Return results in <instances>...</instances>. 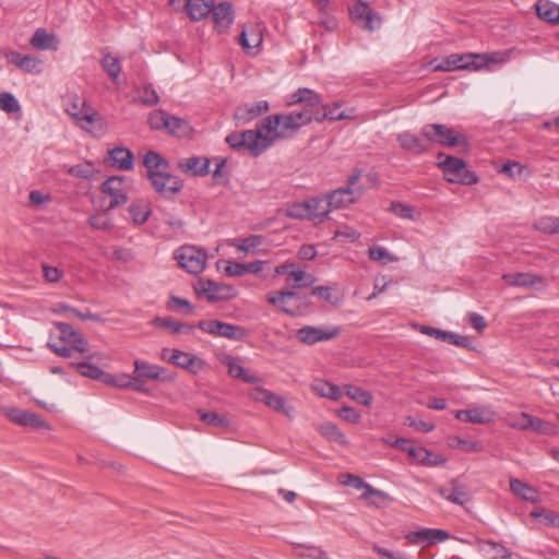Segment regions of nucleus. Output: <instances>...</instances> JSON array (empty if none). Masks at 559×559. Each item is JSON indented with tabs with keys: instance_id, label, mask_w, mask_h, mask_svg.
<instances>
[{
	"instance_id": "21",
	"label": "nucleus",
	"mask_w": 559,
	"mask_h": 559,
	"mask_svg": "<svg viewBox=\"0 0 559 559\" xmlns=\"http://www.w3.org/2000/svg\"><path fill=\"white\" fill-rule=\"evenodd\" d=\"M223 364L228 368V374L233 378L240 379L246 383L255 384L260 382V378L246 370L239 362V359L233 356H225L223 359Z\"/></svg>"
},
{
	"instance_id": "43",
	"label": "nucleus",
	"mask_w": 559,
	"mask_h": 559,
	"mask_svg": "<svg viewBox=\"0 0 559 559\" xmlns=\"http://www.w3.org/2000/svg\"><path fill=\"white\" fill-rule=\"evenodd\" d=\"M320 433L331 441H335L340 444H347L345 435L337 428V426L331 421L324 423L319 427Z\"/></svg>"
},
{
	"instance_id": "36",
	"label": "nucleus",
	"mask_w": 559,
	"mask_h": 559,
	"mask_svg": "<svg viewBox=\"0 0 559 559\" xmlns=\"http://www.w3.org/2000/svg\"><path fill=\"white\" fill-rule=\"evenodd\" d=\"M261 31L257 27H243L239 36V44L243 49L258 48L262 44Z\"/></svg>"
},
{
	"instance_id": "45",
	"label": "nucleus",
	"mask_w": 559,
	"mask_h": 559,
	"mask_svg": "<svg viewBox=\"0 0 559 559\" xmlns=\"http://www.w3.org/2000/svg\"><path fill=\"white\" fill-rule=\"evenodd\" d=\"M534 228L544 234H558L559 233V217L542 216L534 223Z\"/></svg>"
},
{
	"instance_id": "5",
	"label": "nucleus",
	"mask_w": 559,
	"mask_h": 559,
	"mask_svg": "<svg viewBox=\"0 0 559 559\" xmlns=\"http://www.w3.org/2000/svg\"><path fill=\"white\" fill-rule=\"evenodd\" d=\"M420 135L427 142L445 147H462L467 150L466 136L455 129L442 123H428L420 129Z\"/></svg>"
},
{
	"instance_id": "57",
	"label": "nucleus",
	"mask_w": 559,
	"mask_h": 559,
	"mask_svg": "<svg viewBox=\"0 0 559 559\" xmlns=\"http://www.w3.org/2000/svg\"><path fill=\"white\" fill-rule=\"evenodd\" d=\"M168 112L159 109L150 114L148 126L153 130H165L167 124Z\"/></svg>"
},
{
	"instance_id": "50",
	"label": "nucleus",
	"mask_w": 559,
	"mask_h": 559,
	"mask_svg": "<svg viewBox=\"0 0 559 559\" xmlns=\"http://www.w3.org/2000/svg\"><path fill=\"white\" fill-rule=\"evenodd\" d=\"M531 516L539 520L543 524L547 526H559V518L558 515L549 510L544 508H536L531 512Z\"/></svg>"
},
{
	"instance_id": "6",
	"label": "nucleus",
	"mask_w": 559,
	"mask_h": 559,
	"mask_svg": "<svg viewBox=\"0 0 559 559\" xmlns=\"http://www.w3.org/2000/svg\"><path fill=\"white\" fill-rule=\"evenodd\" d=\"M361 177V170L355 169L354 173L348 177L346 186L331 191L326 194L329 207L343 209L355 203L364 193V187L359 183Z\"/></svg>"
},
{
	"instance_id": "13",
	"label": "nucleus",
	"mask_w": 559,
	"mask_h": 559,
	"mask_svg": "<svg viewBox=\"0 0 559 559\" xmlns=\"http://www.w3.org/2000/svg\"><path fill=\"white\" fill-rule=\"evenodd\" d=\"M102 192L110 197L107 211L120 206L128 201L130 185L124 176H111L102 185Z\"/></svg>"
},
{
	"instance_id": "38",
	"label": "nucleus",
	"mask_w": 559,
	"mask_h": 559,
	"mask_svg": "<svg viewBox=\"0 0 559 559\" xmlns=\"http://www.w3.org/2000/svg\"><path fill=\"white\" fill-rule=\"evenodd\" d=\"M165 130L175 136H186L190 133L191 127L185 119L168 114Z\"/></svg>"
},
{
	"instance_id": "48",
	"label": "nucleus",
	"mask_w": 559,
	"mask_h": 559,
	"mask_svg": "<svg viewBox=\"0 0 559 559\" xmlns=\"http://www.w3.org/2000/svg\"><path fill=\"white\" fill-rule=\"evenodd\" d=\"M531 424V429L537 433L544 436H555L558 431V427L550 421L544 420L542 418L533 417L528 421Z\"/></svg>"
},
{
	"instance_id": "27",
	"label": "nucleus",
	"mask_w": 559,
	"mask_h": 559,
	"mask_svg": "<svg viewBox=\"0 0 559 559\" xmlns=\"http://www.w3.org/2000/svg\"><path fill=\"white\" fill-rule=\"evenodd\" d=\"M215 0H187L186 11L192 21H201L206 17L213 9Z\"/></svg>"
},
{
	"instance_id": "56",
	"label": "nucleus",
	"mask_w": 559,
	"mask_h": 559,
	"mask_svg": "<svg viewBox=\"0 0 559 559\" xmlns=\"http://www.w3.org/2000/svg\"><path fill=\"white\" fill-rule=\"evenodd\" d=\"M20 61L19 69L26 73H39L41 71L43 61L37 57L25 55Z\"/></svg>"
},
{
	"instance_id": "52",
	"label": "nucleus",
	"mask_w": 559,
	"mask_h": 559,
	"mask_svg": "<svg viewBox=\"0 0 559 559\" xmlns=\"http://www.w3.org/2000/svg\"><path fill=\"white\" fill-rule=\"evenodd\" d=\"M195 357L189 353L181 352L179 349H171V355L168 358V361L182 367L190 368L194 364Z\"/></svg>"
},
{
	"instance_id": "25",
	"label": "nucleus",
	"mask_w": 559,
	"mask_h": 559,
	"mask_svg": "<svg viewBox=\"0 0 559 559\" xmlns=\"http://www.w3.org/2000/svg\"><path fill=\"white\" fill-rule=\"evenodd\" d=\"M97 357V353L87 354L84 360L79 362H71V365L76 368L78 372L81 376L103 382V376L105 374V371H103L99 367L91 362L92 359H95Z\"/></svg>"
},
{
	"instance_id": "15",
	"label": "nucleus",
	"mask_w": 559,
	"mask_h": 559,
	"mask_svg": "<svg viewBox=\"0 0 559 559\" xmlns=\"http://www.w3.org/2000/svg\"><path fill=\"white\" fill-rule=\"evenodd\" d=\"M437 492L453 504L465 506L472 501L471 491L459 478H452L445 485L438 487Z\"/></svg>"
},
{
	"instance_id": "42",
	"label": "nucleus",
	"mask_w": 559,
	"mask_h": 559,
	"mask_svg": "<svg viewBox=\"0 0 559 559\" xmlns=\"http://www.w3.org/2000/svg\"><path fill=\"white\" fill-rule=\"evenodd\" d=\"M100 64L112 81L118 80L121 72L119 58L114 57L110 52H106L102 58Z\"/></svg>"
},
{
	"instance_id": "59",
	"label": "nucleus",
	"mask_w": 559,
	"mask_h": 559,
	"mask_svg": "<svg viewBox=\"0 0 559 559\" xmlns=\"http://www.w3.org/2000/svg\"><path fill=\"white\" fill-rule=\"evenodd\" d=\"M152 323L156 328L168 329L174 333H181V331H182L181 323L178 321H175L170 317H156V318H154Z\"/></svg>"
},
{
	"instance_id": "49",
	"label": "nucleus",
	"mask_w": 559,
	"mask_h": 559,
	"mask_svg": "<svg viewBox=\"0 0 559 559\" xmlns=\"http://www.w3.org/2000/svg\"><path fill=\"white\" fill-rule=\"evenodd\" d=\"M262 242L263 237L261 235H250L237 242H233V246L236 247L237 250L247 254L249 252H253Z\"/></svg>"
},
{
	"instance_id": "7",
	"label": "nucleus",
	"mask_w": 559,
	"mask_h": 559,
	"mask_svg": "<svg viewBox=\"0 0 559 559\" xmlns=\"http://www.w3.org/2000/svg\"><path fill=\"white\" fill-rule=\"evenodd\" d=\"M487 62L486 55L480 53H452L433 64L435 71L479 70Z\"/></svg>"
},
{
	"instance_id": "26",
	"label": "nucleus",
	"mask_w": 559,
	"mask_h": 559,
	"mask_svg": "<svg viewBox=\"0 0 559 559\" xmlns=\"http://www.w3.org/2000/svg\"><path fill=\"white\" fill-rule=\"evenodd\" d=\"M455 417L473 424H487L492 420L493 414L489 408L476 407L466 411H457Z\"/></svg>"
},
{
	"instance_id": "41",
	"label": "nucleus",
	"mask_w": 559,
	"mask_h": 559,
	"mask_svg": "<svg viewBox=\"0 0 559 559\" xmlns=\"http://www.w3.org/2000/svg\"><path fill=\"white\" fill-rule=\"evenodd\" d=\"M224 287L213 281H201L199 283V292H202L206 295L210 301L219 300L226 298L227 296L223 294Z\"/></svg>"
},
{
	"instance_id": "19",
	"label": "nucleus",
	"mask_w": 559,
	"mask_h": 559,
	"mask_svg": "<svg viewBox=\"0 0 559 559\" xmlns=\"http://www.w3.org/2000/svg\"><path fill=\"white\" fill-rule=\"evenodd\" d=\"M449 534L443 530L438 528H424L416 532H411L405 535V538L416 545L426 544L431 545L435 543L444 542Z\"/></svg>"
},
{
	"instance_id": "12",
	"label": "nucleus",
	"mask_w": 559,
	"mask_h": 559,
	"mask_svg": "<svg viewBox=\"0 0 559 559\" xmlns=\"http://www.w3.org/2000/svg\"><path fill=\"white\" fill-rule=\"evenodd\" d=\"M343 329L340 325L312 326L306 325L297 330V338L306 345H314L326 342L341 335Z\"/></svg>"
},
{
	"instance_id": "24",
	"label": "nucleus",
	"mask_w": 559,
	"mask_h": 559,
	"mask_svg": "<svg viewBox=\"0 0 559 559\" xmlns=\"http://www.w3.org/2000/svg\"><path fill=\"white\" fill-rule=\"evenodd\" d=\"M110 165L120 170L133 168V153L127 147H115L108 152Z\"/></svg>"
},
{
	"instance_id": "47",
	"label": "nucleus",
	"mask_w": 559,
	"mask_h": 559,
	"mask_svg": "<svg viewBox=\"0 0 559 559\" xmlns=\"http://www.w3.org/2000/svg\"><path fill=\"white\" fill-rule=\"evenodd\" d=\"M198 415H199L200 419L209 426L219 427V428L229 426V420L226 417L221 416L215 412H210V411L200 408V409H198Z\"/></svg>"
},
{
	"instance_id": "28",
	"label": "nucleus",
	"mask_w": 559,
	"mask_h": 559,
	"mask_svg": "<svg viewBox=\"0 0 559 559\" xmlns=\"http://www.w3.org/2000/svg\"><path fill=\"white\" fill-rule=\"evenodd\" d=\"M535 9L539 19L549 23H559V4L550 0H538Z\"/></svg>"
},
{
	"instance_id": "4",
	"label": "nucleus",
	"mask_w": 559,
	"mask_h": 559,
	"mask_svg": "<svg viewBox=\"0 0 559 559\" xmlns=\"http://www.w3.org/2000/svg\"><path fill=\"white\" fill-rule=\"evenodd\" d=\"M437 166L442 170L444 179L451 183L472 186L478 182V176L459 157L439 153Z\"/></svg>"
},
{
	"instance_id": "23",
	"label": "nucleus",
	"mask_w": 559,
	"mask_h": 559,
	"mask_svg": "<svg viewBox=\"0 0 559 559\" xmlns=\"http://www.w3.org/2000/svg\"><path fill=\"white\" fill-rule=\"evenodd\" d=\"M397 142L403 150L413 154L420 155L429 151V146L426 143L427 141L424 138H418L409 131L400 133L397 135Z\"/></svg>"
},
{
	"instance_id": "32",
	"label": "nucleus",
	"mask_w": 559,
	"mask_h": 559,
	"mask_svg": "<svg viewBox=\"0 0 559 559\" xmlns=\"http://www.w3.org/2000/svg\"><path fill=\"white\" fill-rule=\"evenodd\" d=\"M128 211L133 224L135 225L144 224L151 215V206L148 202L142 199L133 201Z\"/></svg>"
},
{
	"instance_id": "3",
	"label": "nucleus",
	"mask_w": 559,
	"mask_h": 559,
	"mask_svg": "<svg viewBox=\"0 0 559 559\" xmlns=\"http://www.w3.org/2000/svg\"><path fill=\"white\" fill-rule=\"evenodd\" d=\"M53 325L59 332V338L63 345L48 342V347L58 356L70 358L74 352L85 355L88 352V342L82 333L74 330L72 325L63 322H55Z\"/></svg>"
},
{
	"instance_id": "51",
	"label": "nucleus",
	"mask_w": 559,
	"mask_h": 559,
	"mask_svg": "<svg viewBox=\"0 0 559 559\" xmlns=\"http://www.w3.org/2000/svg\"><path fill=\"white\" fill-rule=\"evenodd\" d=\"M264 404L277 413H283L288 417L290 416L292 408L286 407V401L281 395H277L270 391Z\"/></svg>"
},
{
	"instance_id": "8",
	"label": "nucleus",
	"mask_w": 559,
	"mask_h": 559,
	"mask_svg": "<svg viewBox=\"0 0 559 559\" xmlns=\"http://www.w3.org/2000/svg\"><path fill=\"white\" fill-rule=\"evenodd\" d=\"M174 258L180 267L186 270L188 273L199 274L205 267L207 253L201 248L186 245L175 251Z\"/></svg>"
},
{
	"instance_id": "40",
	"label": "nucleus",
	"mask_w": 559,
	"mask_h": 559,
	"mask_svg": "<svg viewBox=\"0 0 559 559\" xmlns=\"http://www.w3.org/2000/svg\"><path fill=\"white\" fill-rule=\"evenodd\" d=\"M344 390L346 395L353 401L365 406H370L372 404L373 397L369 391L352 384L344 385Z\"/></svg>"
},
{
	"instance_id": "46",
	"label": "nucleus",
	"mask_w": 559,
	"mask_h": 559,
	"mask_svg": "<svg viewBox=\"0 0 559 559\" xmlns=\"http://www.w3.org/2000/svg\"><path fill=\"white\" fill-rule=\"evenodd\" d=\"M266 300L275 306L278 307L281 311L284 313L295 317L300 314V306H287L284 300V296H282V290L277 293V295L267 294Z\"/></svg>"
},
{
	"instance_id": "55",
	"label": "nucleus",
	"mask_w": 559,
	"mask_h": 559,
	"mask_svg": "<svg viewBox=\"0 0 559 559\" xmlns=\"http://www.w3.org/2000/svg\"><path fill=\"white\" fill-rule=\"evenodd\" d=\"M0 109L7 114H13L21 109L15 96L9 92L0 93Z\"/></svg>"
},
{
	"instance_id": "2",
	"label": "nucleus",
	"mask_w": 559,
	"mask_h": 559,
	"mask_svg": "<svg viewBox=\"0 0 559 559\" xmlns=\"http://www.w3.org/2000/svg\"><path fill=\"white\" fill-rule=\"evenodd\" d=\"M300 104L302 109L294 110L290 112L295 123H298L300 129L304 126L311 123L313 120L318 121V112L320 107V95L306 87H300L289 95L287 105L294 106Z\"/></svg>"
},
{
	"instance_id": "64",
	"label": "nucleus",
	"mask_w": 559,
	"mask_h": 559,
	"mask_svg": "<svg viewBox=\"0 0 559 559\" xmlns=\"http://www.w3.org/2000/svg\"><path fill=\"white\" fill-rule=\"evenodd\" d=\"M68 174L72 175L74 177H78V178L87 179L93 176V167L91 164H86V165L78 164V165L69 167Z\"/></svg>"
},
{
	"instance_id": "34",
	"label": "nucleus",
	"mask_w": 559,
	"mask_h": 559,
	"mask_svg": "<svg viewBox=\"0 0 559 559\" xmlns=\"http://www.w3.org/2000/svg\"><path fill=\"white\" fill-rule=\"evenodd\" d=\"M308 204L310 209L311 221H317L319 223L323 222L331 209L328 205V201L325 198L314 197L308 199Z\"/></svg>"
},
{
	"instance_id": "53",
	"label": "nucleus",
	"mask_w": 559,
	"mask_h": 559,
	"mask_svg": "<svg viewBox=\"0 0 559 559\" xmlns=\"http://www.w3.org/2000/svg\"><path fill=\"white\" fill-rule=\"evenodd\" d=\"M318 20L313 22L321 27H323L328 32H335L338 27L337 19L331 14V10H326L325 12H318Z\"/></svg>"
},
{
	"instance_id": "63",
	"label": "nucleus",
	"mask_w": 559,
	"mask_h": 559,
	"mask_svg": "<svg viewBox=\"0 0 559 559\" xmlns=\"http://www.w3.org/2000/svg\"><path fill=\"white\" fill-rule=\"evenodd\" d=\"M390 211L401 218L413 219L414 209L411 205L394 201L390 205Z\"/></svg>"
},
{
	"instance_id": "29",
	"label": "nucleus",
	"mask_w": 559,
	"mask_h": 559,
	"mask_svg": "<svg viewBox=\"0 0 559 559\" xmlns=\"http://www.w3.org/2000/svg\"><path fill=\"white\" fill-rule=\"evenodd\" d=\"M210 159L201 157H189L179 163V167L193 176H204L209 174Z\"/></svg>"
},
{
	"instance_id": "10",
	"label": "nucleus",
	"mask_w": 559,
	"mask_h": 559,
	"mask_svg": "<svg viewBox=\"0 0 559 559\" xmlns=\"http://www.w3.org/2000/svg\"><path fill=\"white\" fill-rule=\"evenodd\" d=\"M171 379L173 378L166 372L165 368L145 360H134L132 380H138L141 385V389H135L136 392H147L146 381L166 382Z\"/></svg>"
},
{
	"instance_id": "11",
	"label": "nucleus",
	"mask_w": 559,
	"mask_h": 559,
	"mask_svg": "<svg viewBox=\"0 0 559 559\" xmlns=\"http://www.w3.org/2000/svg\"><path fill=\"white\" fill-rule=\"evenodd\" d=\"M197 326L204 333L231 341H242L248 335L242 326L219 320H201Z\"/></svg>"
},
{
	"instance_id": "20",
	"label": "nucleus",
	"mask_w": 559,
	"mask_h": 559,
	"mask_svg": "<svg viewBox=\"0 0 559 559\" xmlns=\"http://www.w3.org/2000/svg\"><path fill=\"white\" fill-rule=\"evenodd\" d=\"M7 416L11 421L25 427L49 429V425L43 420L37 414L17 408H11Z\"/></svg>"
},
{
	"instance_id": "35",
	"label": "nucleus",
	"mask_w": 559,
	"mask_h": 559,
	"mask_svg": "<svg viewBox=\"0 0 559 559\" xmlns=\"http://www.w3.org/2000/svg\"><path fill=\"white\" fill-rule=\"evenodd\" d=\"M311 389L318 395L332 401H337L342 397V391L340 386L328 381L318 380L311 385Z\"/></svg>"
},
{
	"instance_id": "9",
	"label": "nucleus",
	"mask_w": 559,
	"mask_h": 559,
	"mask_svg": "<svg viewBox=\"0 0 559 559\" xmlns=\"http://www.w3.org/2000/svg\"><path fill=\"white\" fill-rule=\"evenodd\" d=\"M66 111L69 116H71L76 124L85 130L91 132V127L99 122L102 120L100 115L93 109L84 99L74 96L70 103L67 105Z\"/></svg>"
},
{
	"instance_id": "62",
	"label": "nucleus",
	"mask_w": 559,
	"mask_h": 559,
	"mask_svg": "<svg viewBox=\"0 0 559 559\" xmlns=\"http://www.w3.org/2000/svg\"><path fill=\"white\" fill-rule=\"evenodd\" d=\"M349 479H350L349 484L353 485L355 488H357V489L364 488L365 489V496L366 497H368V496L383 497L384 496V493L381 490L374 489L371 485L365 483L358 476H352L350 475Z\"/></svg>"
},
{
	"instance_id": "60",
	"label": "nucleus",
	"mask_w": 559,
	"mask_h": 559,
	"mask_svg": "<svg viewBox=\"0 0 559 559\" xmlns=\"http://www.w3.org/2000/svg\"><path fill=\"white\" fill-rule=\"evenodd\" d=\"M282 296H284V300L287 306H300V313L302 312V309L309 305L306 297H302L300 294L293 290H282Z\"/></svg>"
},
{
	"instance_id": "61",
	"label": "nucleus",
	"mask_w": 559,
	"mask_h": 559,
	"mask_svg": "<svg viewBox=\"0 0 559 559\" xmlns=\"http://www.w3.org/2000/svg\"><path fill=\"white\" fill-rule=\"evenodd\" d=\"M53 312L55 313H60V312H66V313H69L71 316H75L82 320H96V316L91 313V312H86V313H83L81 311H79L78 309L69 306V305H66V304H59L56 306V308L53 309Z\"/></svg>"
},
{
	"instance_id": "17",
	"label": "nucleus",
	"mask_w": 559,
	"mask_h": 559,
	"mask_svg": "<svg viewBox=\"0 0 559 559\" xmlns=\"http://www.w3.org/2000/svg\"><path fill=\"white\" fill-rule=\"evenodd\" d=\"M211 13L215 28L219 33L227 31L235 19L234 8L229 1H222L217 5L213 4Z\"/></svg>"
},
{
	"instance_id": "31",
	"label": "nucleus",
	"mask_w": 559,
	"mask_h": 559,
	"mask_svg": "<svg viewBox=\"0 0 559 559\" xmlns=\"http://www.w3.org/2000/svg\"><path fill=\"white\" fill-rule=\"evenodd\" d=\"M103 383L107 385H111L119 389H132L135 391V389H141L140 382L138 380H132V376L121 373V374H111L105 372L103 376Z\"/></svg>"
},
{
	"instance_id": "1",
	"label": "nucleus",
	"mask_w": 559,
	"mask_h": 559,
	"mask_svg": "<svg viewBox=\"0 0 559 559\" xmlns=\"http://www.w3.org/2000/svg\"><path fill=\"white\" fill-rule=\"evenodd\" d=\"M299 130L289 114H277L266 117L255 130L229 133L225 141L235 151L247 152L258 157L265 152L276 139H287Z\"/></svg>"
},
{
	"instance_id": "33",
	"label": "nucleus",
	"mask_w": 559,
	"mask_h": 559,
	"mask_svg": "<svg viewBox=\"0 0 559 559\" xmlns=\"http://www.w3.org/2000/svg\"><path fill=\"white\" fill-rule=\"evenodd\" d=\"M510 490L525 501L536 502L538 500L536 489L520 479H510Z\"/></svg>"
},
{
	"instance_id": "16",
	"label": "nucleus",
	"mask_w": 559,
	"mask_h": 559,
	"mask_svg": "<svg viewBox=\"0 0 559 559\" xmlns=\"http://www.w3.org/2000/svg\"><path fill=\"white\" fill-rule=\"evenodd\" d=\"M502 280L508 285L514 287L535 289H542L547 287L546 280L543 276L528 272L506 273L502 275Z\"/></svg>"
},
{
	"instance_id": "58",
	"label": "nucleus",
	"mask_w": 559,
	"mask_h": 559,
	"mask_svg": "<svg viewBox=\"0 0 559 559\" xmlns=\"http://www.w3.org/2000/svg\"><path fill=\"white\" fill-rule=\"evenodd\" d=\"M382 23L381 16L374 12L372 9L368 11V13L362 17V22L358 23L359 26L362 28L373 32L378 28H380Z\"/></svg>"
},
{
	"instance_id": "18",
	"label": "nucleus",
	"mask_w": 559,
	"mask_h": 559,
	"mask_svg": "<svg viewBox=\"0 0 559 559\" xmlns=\"http://www.w3.org/2000/svg\"><path fill=\"white\" fill-rule=\"evenodd\" d=\"M269 110V103L260 100L253 104L238 106L234 112V118L238 124H246Z\"/></svg>"
},
{
	"instance_id": "14",
	"label": "nucleus",
	"mask_w": 559,
	"mask_h": 559,
	"mask_svg": "<svg viewBox=\"0 0 559 559\" xmlns=\"http://www.w3.org/2000/svg\"><path fill=\"white\" fill-rule=\"evenodd\" d=\"M148 180L155 192L163 198H173L183 187L182 180L168 173V170L160 173H152Z\"/></svg>"
},
{
	"instance_id": "30",
	"label": "nucleus",
	"mask_w": 559,
	"mask_h": 559,
	"mask_svg": "<svg viewBox=\"0 0 559 559\" xmlns=\"http://www.w3.org/2000/svg\"><path fill=\"white\" fill-rule=\"evenodd\" d=\"M143 165L147 170V178H150L152 173H160L169 168V163L155 151H148L144 155Z\"/></svg>"
},
{
	"instance_id": "44",
	"label": "nucleus",
	"mask_w": 559,
	"mask_h": 559,
	"mask_svg": "<svg viewBox=\"0 0 559 559\" xmlns=\"http://www.w3.org/2000/svg\"><path fill=\"white\" fill-rule=\"evenodd\" d=\"M286 216L294 218V219H310L311 221L308 199L290 204L286 209Z\"/></svg>"
},
{
	"instance_id": "22",
	"label": "nucleus",
	"mask_w": 559,
	"mask_h": 559,
	"mask_svg": "<svg viewBox=\"0 0 559 559\" xmlns=\"http://www.w3.org/2000/svg\"><path fill=\"white\" fill-rule=\"evenodd\" d=\"M29 44L37 50H58L60 40L45 28H37L29 39Z\"/></svg>"
},
{
	"instance_id": "37",
	"label": "nucleus",
	"mask_w": 559,
	"mask_h": 559,
	"mask_svg": "<svg viewBox=\"0 0 559 559\" xmlns=\"http://www.w3.org/2000/svg\"><path fill=\"white\" fill-rule=\"evenodd\" d=\"M348 118H349V116L346 115L343 110H341V106L338 104H334L333 106H325V105H323L322 97L320 96L318 122H321L324 119L343 120V119H348Z\"/></svg>"
},
{
	"instance_id": "54",
	"label": "nucleus",
	"mask_w": 559,
	"mask_h": 559,
	"mask_svg": "<svg viewBox=\"0 0 559 559\" xmlns=\"http://www.w3.org/2000/svg\"><path fill=\"white\" fill-rule=\"evenodd\" d=\"M289 275L295 280V287H310L314 284L316 277L307 274L305 271L297 269L289 271Z\"/></svg>"
},
{
	"instance_id": "39",
	"label": "nucleus",
	"mask_w": 559,
	"mask_h": 559,
	"mask_svg": "<svg viewBox=\"0 0 559 559\" xmlns=\"http://www.w3.org/2000/svg\"><path fill=\"white\" fill-rule=\"evenodd\" d=\"M407 454L411 457H413L414 460H416L417 462L425 464V465L437 466V465H441V464L445 463L444 457H440L439 460H436V461H430V456L432 455V452L428 451L427 449H425L423 447L412 445V448H409Z\"/></svg>"
}]
</instances>
